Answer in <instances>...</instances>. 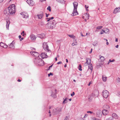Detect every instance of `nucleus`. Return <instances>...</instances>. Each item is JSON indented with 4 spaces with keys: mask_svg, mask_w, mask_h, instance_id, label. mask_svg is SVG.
<instances>
[{
    "mask_svg": "<svg viewBox=\"0 0 120 120\" xmlns=\"http://www.w3.org/2000/svg\"><path fill=\"white\" fill-rule=\"evenodd\" d=\"M74 6V10L73 13L71 14V15L72 16H74L77 15L78 14V12L77 10V9L78 5V3L76 2H74L73 3Z\"/></svg>",
    "mask_w": 120,
    "mask_h": 120,
    "instance_id": "obj_1",
    "label": "nucleus"
},
{
    "mask_svg": "<svg viewBox=\"0 0 120 120\" xmlns=\"http://www.w3.org/2000/svg\"><path fill=\"white\" fill-rule=\"evenodd\" d=\"M34 62L35 63L40 66H42L44 65V61L43 60L39 57L35 58Z\"/></svg>",
    "mask_w": 120,
    "mask_h": 120,
    "instance_id": "obj_2",
    "label": "nucleus"
},
{
    "mask_svg": "<svg viewBox=\"0 0 120 120\" xmlns=\"http://www.w3.org/2000/svg\"><path fill=\"white\" fill-rule=\"evenodd\" d=\"M15 7V5L12 4L10 6L8 7V9L10 14H15L16 11Z\"/></svg>",
    "mask_w": 120,
    "mask_h": 120,
    "instance_id": "obj_3",
    "label": "nucleus"
},
{
    "mask_svg": "<svg viewBox=\"0 0 120 120\" xmlns=\"http://www.w3.org/2000/svg\"><path fill=\"white\" fill-rule=\"evenodd\" d=\"M47 44V42H44L43 44V47L45 51L49 53L50 55L51 54V51L49 49V46Z\"/></svg>",
    "mask_w": 120,
    "mask_h": 120,
    "instance_id": "obj_4",
    "label": "nucleus"
},
{
    "mask_svg": "<svg viewBox=\"0 0 120 120\" xmlns=\"http://www.w3.org/2000/svg\"><path fill=\"white\" fill-rule=\"evenodd\" d=\"M61 109L60 108H57L53 110L52 113L54 115H56L61 111Z\"/></svg>",
    "mask_w": 120,
    "mask_h": 120,
    "instance_id": "obj_5",
    "label": "nucleus"
},
{
    "mask_svg": "<svg viewBox=\"0 0 120 120\" xmlns=\"http://www.w3.org/2000/svg\"><path fill=\"white\" fill-rule=\"evenodd\" d=\"M54 23H47L46 25L49 28L53 29L55 27V24H54Z\"/></svg>",
    "mask_w": 120,
    "mask_h": 120,
    "instance_id": "obj_6",
    "label": "nucleus"
},
{
    "mask_svg": "<svg viewBox=\"0 0 120 120\" xmlns=\"http://www.w3.org/2000/svg\"><path fill=\"white\" fill-rule=\"evenodd\" d=\"M30 53L32 55L34 56L35 57H36V58L39 57V54L37 52L35 51H31Z\"/></svg>",
    "mask_w": 120,
    "mask_h": 120,
    "instance_id": "obj_7",
    "label": "nucleus"
},
{
    "mask_svg": "<svg viewBox=\"0 0 120 120\" xmlns=\"http://www.w3.org/2000/svg\"><path fill=\"white\" fill-rule=\"evenodd\" d=\"M109 94V92L106 90H103V95L105 98H107Z\"/></svg>",
    "mask_w": 120,
    "mask_h": 120,
    "instance_id": "obj_8",
    "label": "nucleus"
},
{
    "mask_svg": "<svg viewBox=\"0 0 120 120\" xmlns=\"http://www.w3.org/2000/svg\"><path fill=\"white\" fill-rule=\"evenodd\" d=\"M41 56L42 59H43L45 58H47L48 57V56L47 55L46 53L45 52L41 53Z\"/></svg>",
    "mask_w": 120,
    "mask_h": 120,
    "instance_id": "obj_9",
    "label": "nucleus"
},
{
    "mask_svg": "<svg viewBox=\"0 0 120 120\" xmlns=\"http://www.w3.org/2000/svg\"><path fill=\"white\" fill-rule=\"evenodd\" d=\"M26 2L30 6H33L34 4V2L33 1L31 0H27Z\"/></svg>",
    "mask_w": 120,
    "mask_h": 120,
    "instance_id": "obj_10",
    "label": "nucleus"
},
{
    "mask_svg": "<svg viewBox=\"0 0 120 120\" xmlns=\"http://www.w3.org/2000/svg\"><path fill=\"white\" fill-rule=\"evenodd\" d=\"M38 37L42 39L45 38V34L43 33L38 34Z\"/></svg>",
    "mask_w": 120,
    "mask_h": 120,
    "instance_id": "obj_11",
    "label": "nucleus"
},
{
    "mask_svg": "<svg viewBox=\"0 0 120 120\" xmlns=\"http://www.w3.org/2000/svg\"><path fill=\"white\" fill-rule=\"evenodd\" d=\"M20 14L22 15V17L24 18H26L28 17V14L25 12H23V13H21Z\"/></svg>",
    "mask_w": 120,
    "mask_h": 120,
    "instance_id": "obj_12",
    "label": "nucleus"
},
{
    "mask_svg": "<svg viewBox=\"0 0 120 120\" xmlns=\"http://www.w3.org/2000/svg\"><path fill=\"white\" fill-rule=\"evenodd\" d=\"M98 91L96 90L94 91L93 92L92 94V96L93 97H94L95 96H97L98 95Z\"/></svg>",
    "mask_w": 120,
    "mask_h": 120,
    "instance_id": "obj_13",
    "label": "nucleus"
},
{
    "mask_svg": "<svg viewBox=\"0 0 120 120\" xmlns=\"http://www.w3.org/2000/svg\"><path fill=\"white\" fill-rule=\"evenodd\" d=\"M4 13L6 15H8L10 14V13L8 9H5L4 11Z\"/></svg>",
    "mask_w": 120,
    "mask_h": 120,
    "instance_id": "obj_14",
    "label": "nucleus"
},
{
    "mask_svg": "<svg viewBox=\"0 0 120 120\" xmlns=\"http://www.w3.org/2000/svg\"><path fill=\"white\" fill-rule=\"evenodd\" d=\"M120 11V8H116L115 9L113 13L115 14L116 13Z\"/></svg>",
    "mask_w": 120,
    "mask_h": 120,
    "instance_id": "obj_15",
    "label": "nucleus"
},
{
    "mask_svg": "<svg viewBox=\"0 0 120 120\" xmlns=\"http://www.w3.org/2000/svg\"><path fill=\"white\" fill-rule=\"evenodd\" d=\"M9 47L12 49H13L14 48L15 46L13 41L9 45Z\"/></svg>",
    "mask_w": 120,
    "mask_h": 120,
    "instance_id": "obj_16",
    "label": "nucleus"
},
{
    "mask_svg": "<svg viewBox=\"0 0 120 120\" xmlns=\"http://www.w3.org/2000/svg\"><path fill=\"white\" fill-rule=\"evenodd\" d=\"M31 39L32 40H35L36 38L35 36L33 34H31L30 36Z\"/></svg>",
    "mask_w": 120,
    "mask_h": 120,
    "instance_id": "obj_17",
    "label": "nucleus"
},
{
    "mask_svg": "<svg viewBox=\"0 0 120 120\" xmlns=\"http://www.w3.org/2000/svg\"><path fill=\"white\" fill-rule=\"evenodd\" d=\"M0 46L5 48H7L8 47L6 45L4 44L2 42H0Z\"/></svg>",
    "mask_w": 120,
    "mask_h": 120,
    "instance_id": "obj_18",
    "label": "nucleus"
},
{
    "mask_svg": "<svg viewBox=\"0 0 120 120\" xmlns=\"http://www.w3.org/2000/svg\"><path fill=\"white\" fill-rule=\"evenodd\" d=\"M88 64H89L88 66L90 70H91L92 71L93 70V66L92 64H91V63L90 64L88 63Z\"/></svg>",
    "mask_w": 120,
    "mask_h": 120,
    "instance_id": "obj_19",
    "label": "nucleus"
},
{
    "mask_svg": "<svg viewBox=\"0 0 120 120\" xmlns=\"http://www.w3.org/2000/svg\"><path fill=\"white\" fill-rule=\"evenodd\" d=\"M112 117L113 118H114L115 119H117L118 117L116 114L114 113L112 114Z\"/></svg>",
    "mask_w": 120,
    "mask_h": 120,
    "instance_id": "obj_20",
    "label": "nucleus"
},
{
    "mask_svg": "<svg viewBox=\"0 0 120 120\" xmlns=\"http://www.w3.org/2000/svg\"><path fill=\"white\" fill-rule=\"evenodd\" d=\"M86 63H88L89 64H90L91 63V60L90 58H86Z\"/></svg>",
    "mask_w": 120,
    "mask_h": 120,
    "instance_id": "obj_21",
    "label": "nucleus"
},
{
    "mask_svg": "<svg viewBox=\"0 0 120 120\" xmlns=\"http://www.w3.org/2000/svg\"><path fill=\"white\" fill-rule=\"evenodd\" d=\"M43 13H42L41 14L38 15V16L39 19H41L43 16Z\"/></svg>",
    "mask_w": 120,
    "mask_h": 120,
    "instance_id": "obj_22",
    "label": "nucleus"
},
{
    "mask_svg": "<svg viewBox=\"0 0 120 120\" xmlns=\"http://www.w3.org/2000/svg\"><path fill=\"white\" fill-rule=\"evenodd\" d=\"M99 57L100 59H101V60L102 61H104L105 59V58L104 57L101 56V55L99 56Z\"/></svg>",
    "mask_w": 120,
    "mask_h": 120,
    "instance_id": "obj_23",
    "label": "nucleus"
},
{
    "mask_svg": "<svg viewBox=\"0 0 120 120\" xmlns=\"http://www.w3.org/2000/svg\"><path fill=\"white\" fill-rule=\"evenodd\" d=\"M51 96H52V97L54 98H56V94L54 93H53V92H52V94L51 95Z\"/></svg>",
    "mask_w": 120,
    "mask_h": 120,
    "instance_id": "obj_24",
    "label": "nucleus"
},
{
    "mask_svg": "<svg viewBox=\"0 0 120 120\" xmlns=\"http://www.w3.org/2000/svg\"><path fill=\"white\" fill-rule=\"evenodd\" d=\"M107 77L106 76L104 77V76L103 75L102 76V79L103 81L105 82L106 81Z\"/></svg>",
    "mask_w": 120,
    "mask_h": 120,
    "instance_id": "obj_25",
    "label": "nucleus"
},
{
    "mask_svg": "<svg viewBox=\"0 0 120 120\" xmlns=\"http://www.w3.org/2000/svg\"><path fill=\"white\" fill-rule=\"evenodd\" d=\"M85 15L86 16V18L87 19H88V17H89V14L88 13H86V14H85Z\"/></svg>",
    "mask_w": 120,
    "mask_h": 120,
    "instance_id": "obj_26",
    "label": "nucleus"
},
{
    "mask_svg": "<svg viewBox=\"0 0 120 120\" xmlns=\"http://www.w3.org/2000/svg\"><path fill=\"white\" fill-rule=\"evenodd\" d=\"M68 99V98H66L64 99V101H63V104H64L65 103H66L67 102V100Z\"/></svg>",
    "mask_w": 120,
    "mask_h": 120,
    "instance_id": "obj_27",
    "label": "nucleus"
},
{
    "mask_svg": "<svg viewBox=\"0 0 120 120\" xmlns=\"http://www.w3.org/2000/svg\"><path fill=\"white\" fill-rule=\"evenodd\" d=\"M98 44V41H95L93 43V45L94 46H96Z\"/></svg>",
    "mask_w": 120,
    "mask_h": 120,
    "instance_id": "obj_28",
    "label": "nucleus"
},
{
    "mask_svg": "<svg viewBox=\"0 0 120 120\" xmlns=\"http://www.w3.org/2000/svg\"><path fill=\"white\" fill-rule=\"evenodd\" d=\"M54 18V17H51L49 18H46V19H48L47 22L49 21L51 19H52Z\"/></svg>",
    "mask_w": 120,
    "mask_h": 120,
    "instance_id": "obj_29",
    "label": "nucleus"
},
{
    "mask_svg": "<svg viewBox=\"0 0 120 120\" xmlns=\"http://www.w3.org/2000/svg\"><path fill=\"white\" fill-rule=\"evenodd\" d=\"M68 36L69 37L72 38L74 39L75 38V36L74 35H69Z\"/></svg>",
    "mask_w": 120,
    "mask_h": 120,
    "instance_id": "obj_30",
    "label": "nucleus"
},
{
    "mask_svg": "<svg viewBox=\"0 0 120 120\" xmlns=\"http://www.w3.org/2000/svg\"><path fill=\"white\" fill-rule=\"evenodd\" d=\"M10 23H7L6 24V28L8 30L9 29V27Z\"/></svg>",
    "mask_w": 120,
    "mask_h": 120,
    "instance_id": "obj_31",
    "label": "nucleus"
},
{
    "mask_svg": "<svg viewBox=\"0 0 120 120\" xmlns=\"http://www.w3.org/2000/svg\"><path fill=\"white\" fill-rule=\"evenodd\" d=\"M79 71H82V69L81 68H82V66L81 64H80L79 65Z\"/></svg>",
    "mask_w": 120,
    "mask_h": 120,
    "instance_id": "obj_32",
    "label": "nucleus"
},
{
    "mask_svg": "<svg viewBox=\"0 0 120 120\" xmlns=\"http://www.w3.org/2000/svg\"><path fill=\"white\" fill-rule=\"evenodd\" d=\"M60 20V19L59 18H57L56 19H55L54 20H53V21H54V22H57V21H56V20Z\"/></svg>",
    "mask_w": 120,
    "mask_h": 120,
    "instance_id": "obj_33",
    "label": "nucleus"
},
{
    "mask_svg": "<svg viewBox=\"0 0 120 120\" xmlns=\"http://www.w3.org/2000/svg\"><path fill=\"white\" fill-rule=\"evenodd\" d=\"M113 118L112 117H110L109 118H107L106 120H113Z\"/></svg>",
    "mask_w": 120,
    "mask_h": 120,
    "instance_id": "obj_34",
    "label": "nucleus"
},
{
    "mask_svg": "<svg viewBox=\"0 0 120 120\" xmlns=\"http://www.w3.org/2000/svg\"><path fill=\"white\" fill-rule=\"evenodd\" d=\"M47 10H49V11H51V7L50 6H49L47 8Z\"/></svg>",
    "mask_w": 120,
    "mask_h": 120,
    "instance_id": "obj_35",
    "label": "nucleus"
},
{
    "mask_svg": "<svg viewBox=\"0 0 120 120\" xmlns=\"http://www.w3.org/2000/svg\"><path fill=\"white\" fill-rule=\"evenodd\" d=\"M102 27V26H99L97 27V29H98V30H99L101 29Z\"/></svg>",
    "mask_w": 120,
    "mask_h": 120,
    "instance_id": "obj_36",
    "label": "nucleus"
},
{
    "mask_svg": "<svg viewBox=\"0 0 120 120\" xmlns=\"http://www.w3.org/2000/svg\"><path fill=\"white\" fill-rule=\"evenodd\" d=\"M53 65V64L52 65H51L49 67L48 69H47L48 71L50 70V68L52 67Z\"/></svg>",
    "mask_w": 120,
    "mask_h": 120,
    "instance_id": "obj_37",
    "label": "nucleus"
},
{
    "mask_svg": "<svg viewBox=\"0 0 120 120\" xmlns=\"http://www.w3.org/2000/svg\"><path fill=\"white\" fill-rule=\"evenodd\" d=\"M77 42H76L75 43H72V46H74L75 45H77Z\"/></svg>",
    "mask_w": 120,
    "mask_h": 120,
    "instance_id": "obj_38",
    "label": "nucleus"
},
{
    "mask_svg": "<svg viewBox=\"0 0 120 120\" xmlns=\"http://www.w3.org/2000/svg\"><path fill=\"white\" fill-rule=\"evenodd\" d=\"M24 31H23L22 33H21V35H22L23 36H24Z\"/></svg>",
    "mask_w": 120,
    "mask_h": 120,
    "instance_id": "obj_39",
    "label": "nucleus"
},
{
    "mask_svg": "<svg viewBox=\"0 0 120 120\" xmlns=\"http://www.w3.org/2000/svg\"><path fill=\"white\" fill-rule=\"evenodd\" d=\"M53 75V74L51 72L50 73L48 74V76L49 77L50 75Z\"/></svg>",
    "mask_w": 120,
    "mask_h": 120,
    "instance_id": "obj_40",
    "label": "nucleus"
},
{
    "mask_svg": "<svg viewBox=\"0 0 120 120\" xmlns=\"http://www.w3.org/2000/svg\"><path fill=\"white\" fill-rule=\"evenodd\" d=\"M117 95L119 96H120V92H117Z\"/></svg>",
    "mask_w": 120,
    "mask_h": 120,
    "instance_id": "obj_41",
    "label": "nucleus"
},
{
    "mask_svg": "<svg viewBox=\"0 0 120 120\" xmlns=\"http://www.w3.org/2000/svg\"><path fill=\"white\" fill-rule=\"evenodd\" d=\"M75 94V93L74 92H72V94H71V95L72 96H74Z\"/></svg>",
    "mask_w": 120,
    "mask_h": 120,
    "instance_id": "obj_42",
    "label": "nucleus"
},
{
    "mask_svg": "<svg viewBox=\"0 0 120 120\" xmlns=\"http://www.w3.org/2000/svg\"><path fill=\"white\" fill-rule=\"evenodd\" d=\"M109 60V62H113L115 60L113 59L112 60H111V59H110Z\"/></svg>",
    "mask_w": 120,
    "mask_h": 120,
    "instance_id": "obj_43",
    "label": "nucleus"
},
{
    "mask_svg": "<svg viewBox=\"0 0 120 120\" xmlns=\"http://www.w3.org/2000/svg\"><path fill=\"white\" fill-rule=\"evenodd\" d=\"M87 112L88 113H93V112H91V111H87Z\"/></svg>",
    "mask_w": 120,
    "mask_h": 120,
    "instance_id": "obj_44",
    "label": "nucleus"
},
{
    "mask_svg": "<svg viewBox=\"0 0 120 120\" xmlns=\"http://www.w3.org/2000/svg\"><path fill=\"white\" fill-rule=\"evenodd\" d=\"M103 30V32H102V31L101 32V33H100L101 34H103L104 32H105V31L103 30Z\"/></svg>",
    "mask_w": 120,
    "mask_h": 120,
    "instance_id": "obj_45",
    "label": "nucleus"
},
{
    "mask_svg": "<svg viewBox=\"0 0 120 120\" xmlns=\"http://www.w3.org/2000/svg\"><path fill=\"white\" fill-rule=\"evenodd\" d=\"M117 80L119 82H120V78H118L117 79Z\"/></svg>",
    "mask_w": 120,
    "mask_h": 120,
    "instance_id": "obj_46",
    "label": "nucleus"
},
{
    "mask_svg": "<svg viewBox=\"0 0 120 120\" xmlns=\"http://www.w3.org/2000/svg\"><path fill=\"white\" fill-rule=\"evenodd\" d=\"M62 62H61V61H59V62H58L57 63V64H62Z\"/></svg>",
    "mask_w": 120,
    "mask_h": 120,
    "instance_id": "obj_47",
    "label": "nucleus"
},
{
    "mask_svg": "<svg viewBox=\"0 0 120 120\" xmlns=\"http://www.w3.org/2000/svg\"><path fill=\"white\" fill-rule=\"evenodd\" d=\"M94 120H101L100 119H98V118H94L93 119Z\"/></svg>",
    "mask_w": 120,
    "mask_h": 120,
    "instance_id": "obj_48",
    "label": "nucleus"
},
{
    "mask_svg": "<svg viewBox=\"0 0 120 120\" xmlns=\"http://www.w3.org/2000/svg\"><path fill=\"white\" fill-rule=\"evenodd\" d=\"M106 107L107 108V109H108L109 108V107L108 105H106Z\"/></svg>",
    "mask_w": 120,
    "mask_h": 120,
    "instance_id": "obj_49",
    "label": "nucleus"
},
{
    "mask_svg": "<svg viewBox=\"0 0 120 120\" xmlns=\"http://www.w3.org/2000/svg\"><path fill=\"white\" fill-rule=\"evenodd\" d=\"M21 38V39H20V41H21L22 40H23L24 39V38L23 37Z\"/></svg>",
    "mask_w": 120,
    "mask_h": 120,
    "instance_id": "obj_50",
    "label": "nucleus"
},
{
    "mask_svg": "<svg viewBox=\"0 0 120 120\" xmlns=\"http://www.w3.org/2000/svg\"><path fill=\"white\" fill-rule=\"evenodd\" d=\"M68 119V117L67 116H66L64 119V120H67Z\"/></svg>",
    "mask_w": 120,
    "mask_h": 120,
    "instance_id": "obj_51",
    "label": "nucleus"
},
{
    "mask_svg": "<svg viewBox=\"0 0 120 120\" xmlns=\"http://www.w3.org/2000/svg\"><path fill=\"white\" fill-rule=\"evenodd\" d=\"M87 114H85V116L84 117V118H85L86 117H87Z\"/></svg>",
    "mask_w": 120,
    "mask_h": 120,
    "instance_id": "obj_52",
    "label": "nucleus"
},
{
    "mask_svg": "<svg viewBox=\"0 0 120 120\" xmlns=\"http://www.w3.org/2000/svg\"><path fill=\"white\" fill-rule=\"evenodd\" d=\"M46 0H40V1L42 2L43 1H45Z\"/></svg>",
    "mask_w": 120,
    "mask_h": 120,
    "instance_id": "obj_53",
    "label": "nucleus"
},
{
    "mask_svg": "<svg viewBox=\"0 0 120 120\" xmlns=\"http://www.w3.org/2000/svg\"><path fill=\"white\" fill-rule=\"evenodd\" d=\"M55 94H56L57 93V90L56 89H55Z\"/></svg>",
    "mask_w": 120,
    "mask_h": 120,
    "instance_id": "obj_54",
    "label": "nucleus"
},
{
    "mask_svg": "<svg viewBox=\"0 0 120 120\" xmlns=\"http://www.w3.org/2000/svg\"><path fill=\"white\" fill-rule=\"evenodd\" d=\"M85 8H86V9H87V8H88V6H87V7H86V5H85Z\"/></svg>",
    "mask_w": 120,
    "mask_h": 120,
    "instance_id": "obj_55",
    "label": "nucleus"
},
{
    "mask_svg": "<svg viewBox=\"0 0 120 120\" xmlns=\"http://www.w3.org/2000/svg\"><path fill=\"white\" fill-rule=\"evenodd\" d=\"M19 38L20 39V38H21V35H19Z\"/></svg>",
    "mask_w": 120,
    "mask_h": 120,
    "instance_id": "obj_56",
    "label": "nucleus"
},
{
    "mask_svg": "<svg viewBox=\"0 0 120 120\" xmlns=\"http://www.w3.org/2000/svg\"><path fill=\"white\" fill-rule=\"evenodd\" d=\"M92 50H93L92 49H91V51H90V53H91L92 52Z\"/></svg>",
    "mask_w": 120,
    "mask_h": 120,
    "instance_id": "obj_57",
    "label": "nucleus"
},
{
    "mask_svg": "<svg viewBox=\"0 0 120 120\" xmlns=\"http://www.w3.org/2000/svg\"><path fill=\"white\" fill-rule=\"evenodd\" d=\"M119 45H117L116 46V48H118V47Z\"/></svg>",
    "mask_w": 120,
    "mask_h": 120,
    "instance_id": "obj_58",
    "label": "nucleus"
},
{
    "mask_svg": "<svg viewBox=\"0 0 120 120\" xmlns=\"http://www.w3.org/2000/svg\"><path fill=\"white\" fill-rule=\"evenodd\" d=\"M118 41V39L117 38L116 39L115 41L117 42Z\"/></svg>",
    "mask_w": 120,
    "mask_h": 120,
    "instance_id": "obj_59",
    "label": "nucleus"
},
{
    "mask_svg": "<svg viewBox=\"0 0 120 120\" xmlns=\"http://www.w3.org/2000/svg\"><path fill=\"white\" fill-rule=\"evenodd\" d=\"M45 14L46 15V17H48L49 15H47L46 13Z\"/></svg>",
    "mask_w": 120,
    "mask_h": 120,
    "instance_id": "obj_60",
    "label": "nucleus"
},
{
    "mask_svg": "<svg viewBox=\"0 0 120 120\" xmlns=\"http://www.w3.org/2000/svg\"><path fill=\"white\" fill-rule=\"evenodd\" d=\"M91 82H90L89 83V84H88V86H90V84H91Z\"/></svg>",
    "mask_w": 120,
    "mask_h": 120,
    "instance_id": "obj_61",
    "label": "nucleus"
},
{
    "mask_svg": "<svg viewBox=\"0 0 120 120\" xmlns=\"http://www.w3.org/2000/svg\"><path fill=\"white\" fill-rule=\"evenodd\" d=\"M79 120H84L82 118H80V119Z\"/></svg>",
    "mask_w": 120,
    "mask_h": 120,
    "instance_id": "obj_62",
    "label": "nucleus"
},
{
    "mask_svg": "<svg viewBox=\"0 0 120 120\" xmlns=\"http://www.w3.org/2000/svg\"><path fill=\"white\" fill-rule=\"evenodd\" d=\"M66 62L67 63H68V60L67 59H66Z\"/></svg>",
    "mask_w": 120,
    "mask_h": 120,
    "instance_id": "obj_63",
    "label": "nucleus"
},
{
    "mask_svg": "<svg viewBox=\"0 0 120 120\" xmlns=\"http://www.w3.org/2000/svg\"><path fill=\"white\" fill-rule=\"evenodd\" d=\"M18 81L19 82H20L21 81V80L20 79H18Z\"/></svg>",
    "mask_w": 120,
    "mask_h": 120,
    "instance_id": "obj_64",
    "label": "nucleus"
}]
</instances>
